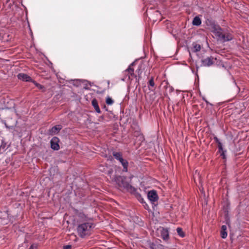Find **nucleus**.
<instances>
[{
  "instance_id": "f257e3e1",
  "label": "nucleus",
  "mask_w": 249,
  "mask_h": 249,
  "mask_svg": "<svg viewBox=\"0 0 249 249\" xmlns=\"http://www.w3.org/2000/svg\"><path fill=\"white\" fill-rule=\"evenodd\" d=\"M92 227V224L90 222L81 224L77 227L78 233L81 237H84L89 235Z\"/></svg>"
},
{
  "instance_id": "f03ea898",
  "label": "nucleus",
  "mask_w": 249,
  "mask_h": 249,
  "mask_svg": "<svg viewBox=\"0 0 249 249\" xmlns=\"http://www.w3.org/2000/svg\"><path fill=\"white\" fill-rule=\"evenodd\" d=\"M211 31L216 36L218 40H221L222 38H223V35L221 29L218 25H213L211 27Z\"/></svg>"
},
{
  "instance_id": "7ed1b4c3",
  "label": "nucleus",
  "mask_w": 249,
  "mask_h": 249,
  "mask_svg": "<svg viewBox=\"0 0 249 249\" xmlns=\"http://www.w3.org/2000/svg\"><path fill=\"white\" fill-rule=\"evenodd\" d=\"M157 234L164 241H167L169 239V231L167 229L160 227L157 230Z\"/></svg>"
},
{
  "instance_id": "20e7f679",
  "label": "nucleus",
  "mask_w": 249,
  "mask_h": 249,
  "mask_svg": "<svg viewBox=\"0 0 249 249\" xmlns=\"http://www.w3.org/2000/svg\"><path fill=\"white\" fill-rule=\"evenodd\" d=\"M113 156L122 163L124 167L123 171L126 172L127 170V162L122 158V156L120 153L113 152Z\"/></svg>"
},
{
  "instance_id": "39448f33",
  "label": "nucleus",
  "mask_w": 249,
  "mask_h": 249,
  "mask_svg": "<svg viewBox=\"0 0 249 249\" xmlns=\"http://www.w3.org/2000/svg\"><path fill=\"white\" fill-rule=\"evenodd\" d=\"M125 178L124 177H119L117 178L116 182L121 187H123L127 189L131 188L132 186L127 182L125 181Z\"/></svg>"
},
{
  "instance_id": "423d86ee",
  "label": "nucleus",
  "mask_w": 249,
  "mask_h": 249,
  "mask_svg": "<svg viewBox=\"0 0 249 249\" xmlns=\"http://www.w3.org/2000/svg\"><path fill=\"white\" fill-rule=\"evenodd\" d=\"M147 197L151 202H155L158 200V195L155 191H150L148 193Z\"/></svg>"
},
{
  "instance_id": "0eeeda50",
  "label": "nucleus",
  "mask_w": 249,
  "mask_h": 249,
  "mask_svg": "<svg viewBox=\"0 0 249 249\" xmlns=\"http://www.w3.org/2000/svg\"><path fill=\"white\" fill-rule=\"evenodd\" d=\"M59 140L56 137H53L51 141V147L55 150H57L59 148V145L58 144Z\"/></svg>"
},
{
  "instance_id": "6e6552de",
  "label": "nucleus",
  "mask_w": 249,
  "mask_h": 249,
  "mask_svg": "<svg viewBox=\"0 0 249 249\" xmlns=\"http://www.w3.org/2000/svg\"><path fill=\"white\" fill-rule=\"evenodd\" d=\"M18 77L19 79L25 81H30L31 80V78L26 74L20 73L18 75Z\"/></svg>"
},
{
  "instance_id": "1a4fd4ad",
  "label": "nucleus",
  "mask_w": 249,
  "mask_h": 249,
  "mask_svg": "<svg viewBox=\"0 0 249 249\" xmlns=\"http://www.w3.org/2000/svg\"><path fill=\"white\" fill-rule=\"evenodd\" d=\"M214 62V59L213 58L207 57L202 60V64L205 66H210Z\"/></svg>"
},
{
  "instance_id": "9d476101",
  "label": "nucleus",
  "mask_w": 249,
  "mask_h": 249,
  "mask_svg": "<svg viewBox=\"0 0 249 249\" xmlns=\"http://www.w3.org/2000/svg\"><path fill=\"white\" fill-rule=\"evenodd\" d=\"M221 237L225 239L227 237V226L226 225H223L221 227Z\"/></svg>"
},
{
  "instance_id": "9b49d317",
  "label": "nucleus",
  "mask_w": 249,
  "mask_h": 249,
  "mask_svg": "<svg viewBox=\"0 0 249 249\" xmlns=\"http://www.w3.org/2000/svg\"><path fill=\"white\" fill-rule=\"evenodd\" d=\"M61 128H62L61 126L59 125L55 126L52 127V128L50 130V133L51 135H54V134H57L60 130Z\"/></svg>"
},
{
  "instance_id": "f8f14e48",
  "label": "nucleus",
  "mask_w": 249,
  "mask_h": 249,
  "mask_svg": "<svg viewBox=\"0 0 249 249\" xmlns=\"http://www.w3.org/2000/svg\"><path fill=\"white\" fill-rule=\"evenodd\" d=\"M150 249H167L163 247L162 245L152 243L150 246Z\"/></svg>"
},
{
  "instance_id": "ddd939ff",
  "label": "nucleus",
  "mask_w": 249,
  "mask_h": 249,
  "mask_svg": "<svg viewBox=\"0 0 249 249\" xmlns=\"http://www.w3.org/2000/svg\"><path fill=\"white\" fill-rule=\"evenodd\" d=\"M92 105L94 107L97 112H98L99 113L101 112L100 108L98 105V102L96 101V100L93 99L92 101Z\"/></svg>"
},
{
  "instance_id": "4468645a",
  "label": "nucleus",
  "mask_w": 249,
  "mask_h": 249,
  "mask_svg": "<svg viewBox=\"0 0 249 249\" xmlns=\"http://www.w3.org/2000/svg\"><path fill=\"white\" fill-rule=\"evenodd\" d=\"M192 23L194 25L199 26L201 23V21L200 18L198 17H196L192 22Z\"/></svg>"
},
{
  "instance_id": "2eb2a0df",
  "label": "nucleus",
  "mask_w": 249,
  "mask_h": 249,
  "mask_svg": "<svg viewBox=\"0 0 249 249\" xmlns=\"http://www.w3.org/2000/svg\"><path fill=\"white\" fill-rule=\"evenodd\" d=\"M133 65V63H132L129 67V68L126 70V72H128V78H130V76H132L134 74V70L131 68V67Z\"/></svg>"
},
{
  "instance_id": "dca6fc26",
  "label": "nucleus",
  "mask_w": 249,
  "mask_h": 249,
  "mask_svg": "<svg viewBox=\"0 0 249 249\" xmlns=\"http://www.w3.org/2000/svg\"><path fill=\"white\" fill-rule=\"evenodd\" d=\"M218 149H219V152L220 154V155L222 156L223 159H225V155L224 153V151L223 149L222 144L220 142L218 143Z\"/></svg>"
},
{
  "instance_id": "f3484780",
  "label": "nucleus",
  "mask_w": 249,
  "mask_h": 249,
  "mask_svg": "<svg viewBox=\"0 0 249 249\" xmlns=\"http://www.w3.org/2000/svg\"><path fill=\"white\" fill-rule=\"evenodd\" d=\"M193 48H192V51L193 52H198L199 51H200V49H201V47H200V45H199V44H196V43H194L193 44Z\"/></svg>"
},
{
  "instance_id": "a211bd4d",
  "label": "nucleus",
  "mask_w": 249,
  "mask_h": 249,
  "mask_svg": "<svg viewBox=\"0 0 249 249\" xmlns=\"http://www.w3.org/2000/svg\"><path fill=\"white\" fill-rule=\"evenodd\" d=\"M223 37H224L222 38V39L221 40L223 41H229V40H231L232 38V36L230 35H223Z\"/></svg>"
},
{
  "instance_id": "6ab92c4d",
  "label": "nucleus",
  "mask_w": 249,
  "mask_h": 249,
  "mask_svg": "<svg viewBox=\"0 0 249 249\" xmlns=\"http://www.w3.org/2000/svg\"><path fill=\"white\" fill-rule=\"evenodd\" d=\"M177 231L180 236L182 237L184 236V233L181 228H178L177 229Z\"/></svg>"
},
{
  "instance_id": "aec40b11",
  "label": "nucleus",
  "mask_w": 249,
  "mask_h": 249,
  "mask_svg": "<svg viewBox=\"0 0 249 249\" xmlns=\"http://www.w3.org/2000/svg\"><path fill=\"white\" fill-rule=\"evenodd\" d=\"M113 100L110 98V97H107L106 99V103L108 105H111L113 104Z\"/></svg>"
},
{
  "instance_id": "412c9836",
  "label": "nucleus",
  "mask_w": 249,
  "mask_h": 249,
  "mask_svg": "<svg viewBox=\"0 0 249 249\" xmlns=\"http://www.w3.org/2000/svg\"><path fill=\"white\" fill-rule=\"evenodd\" d=\"M149 85L151 86V87H154V80H153V78H151L149 82Z\"/></svg>"
},
{
  "instance_id": "4be33fe9",
  "label": "nucleus",
  "mask_w": 249,
  "mask_h": 249,
  "mask_svg": "<svg viewBox=\"0 0 249 249\" xmlns=\"http://www.w3.org/2000/svg\"><path fill=\"white\" fill-rule=\"evenodd\" d=\"M71 245H66L63 247V249H71Z\"/></svg>"
},
{
  "instance_id": "5701e85b",
  "label": "nucleus",
  "mask_w": 249,
  "mask_h": 249,
  "mask_svg": "<svg viewBox=\"0 0 249 249\" xmlns=\"http://www.w3.org/2000/svg\"><path fill=\"white\" fill-rule=\"evenodd\" d=\"M29 249H37V245H32Z\"/></svg>"
},
{
  "instance_id": "b1692460",
  "label": "nucleus",
  "mask_w": 249,
  "mask_h": 249,
  "mask_svg": "<svg viewBox=\"0 0 249 249\" xmlns=\"http://www.w3.org/2000/svg\"><path fill=\"white\" fill-rule=\"evenodd\" d=\"M224 213H225L224 216H225V217H228V212H226V211H225V212H224Z\"/></svg>"
},
{
  "instance_id": "393cba45",
  "label": "nucleus",
  "mask_w": 249,
  "mask_h": 249,
  "mask_svg": "<svg viewBox=\"0 0 249 249\" xmlns=\"http://www.w3.org/2000/svg\"><path fill=\"white\" fill-rule=\"evenodd\" d=\"M37 87H38V88H41V86L39 84H37L36 85Z\"/></svg>"
}]
</instances>
